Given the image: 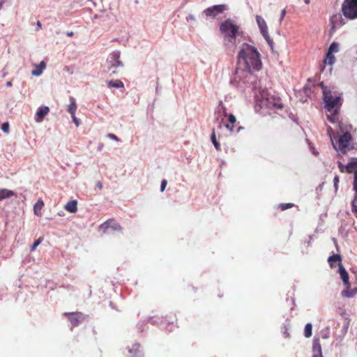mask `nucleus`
<instances>
[{"mask_svg":"<svg viewBox=\"0 0 357 357\" xmlns=\"http://www.w3.org/2000/svg\"><path fill=\"white\" fill-rule=\"evenodd\" d=\"M238 67L236 70V74L238 75L241 71L250 75L254 71H258L261 68V61L260 54L257 48L248 43H243L241 46L237 56Z\"/></svg>","mask_w":357,"mask_h":357,"instance_id":"1","label":"nucleus"},{"mask_svg":"<svg viewBox=\"0 0 357 357\" xmlns=\"http://www.w3.org/2000/svg\"><path fill=\"white\" fill-rule=\"evenodd\" d=\"M337 122L338 123L339 130L337 132V139L335 144L333 141L334 136L332 135V128L328 127L327 128V132L331 137L334 148L345 153L352 149L351 142L353 138L351 134L352 126L342 121H337Z\"/></svg>","mask_w":357,"mask_h":357,"instance_id":"2","label":"nucleus"},{"mask_svg":"<svg viewBox=\"0 0 357 357\" xmlns=\"http://www.w3.org/2000/svg\"><path fill=\"white\" fill-rule=\"evenodd\" d=\"M323 96L325 108L331 113L327 114V119L334 123L338 121L337 114L342 105L340 95L335 91L324 88Z\"/></svg>","mask_w":357,"mask_h":357,"instance_id":"3","label":"nucleus"},{"mask_svg":"<svg viewBox=\"0 0 357 357\" xmlns=\"http://www.w3.org/2000/svg\"><path fill=\"white\" fill-rule=\"evenodd\" d=\"M220 31L223 35L226 45H235L236 36L239 31L238 26L233 23L231 20H227L220 24Z\"/></svg>","mask_w":357,"mask_h":357,"instance_id":"4","label":"nucleus"},{"mask_svg":"<svg viewBox=\"0 0 357 357\" xmlns=\"http://www.w3.org/2000/svg\"><path fill=\"white\" fill-rule=\"evenodd\" d=\"M343 15L349 20L357 18V0H344L342 4Z\"/></svg>","mask_w":357,"mask_h":357,"instance_id":"5","label":"nucleus"},{"mask_svg":"<svg viewBox=\"0 0 357 357\" xmlns=\"http://www.w3.org/2000/svg\"><path fill=\"white\" fill-rule=\"evenodd\" d=\"M259 105L261 107H266L268 109H282L283 105L281 99L275 98L273 96H263L259 100Z\"/></svg>","mask_w":357,"mask_h":357,"instance_id":"6","label":"nucleus"},{"mask_svg":"<svg viewBox=\"0 0 357 357\" xmlns=\"http://www.w3.org/2000/svg\"><path fill=\"white\" fill-rule=\"evenodd\" d=\"M120 52L114 51L109 55L107 59V63L109 65L108 67L109 70L118 67H123V63L120 60Z\"/></svg>","mask_w":357,"mask_h":357,"instance_id":"7","label":"nucleus"},{"mask_svg":"<svg viewBox=\"0 0 357 357\" xmlns=\"http://www.w3.org/2000/svg\"><path fill=\"white\" fill-rule=\"evenodd\" d=\"M256 21L257 22V24L259 26V28L260 29V31H261L262 36L266 39L267 43L269 45H271L273 43V41L271 39L270 36L268 34V26H267L266 22L263 19V17L259 15L256 16Z\"/></svg>","mask_w":357,"mask_h":357,"instance_id":"8","label":"nucleus"},{"mask_svg":"<svg viewBox=\"0 0 357 357\" xmlns=\"http://www.w3.org/2000/svg\"><path fill=\"white\" fill-rule=\"evenodd\" d=\"M220 106L222 107L223 109V116L225 117H227L228 123L225 124L226 128L229 130L231 132H233L234 131L235 125L236 123V119L234 116V114H228L226 111V107L222 105V102L220 104Z\"/></svg>","mask_w":357,"mask_h":357,"instance_id":"9","label":"nucleus"},{"mask_svg":"<svg viewBox=\"0 0 357 357\" xmlns=\"http://www.w3.org/2000/svg\"><path fill=\"white\" fill-rule=\"evenodd\" d=\"M109 228H111L114 231H121L122 230L120 225L113 219L105 221L100 226V229L102 230L104 233H106Z\"/></svg>","mask_w":357,"mask_h":357,"instance_id":"10","label":"nucleus"},{"mask_svg":"<svg viewBox=\"0 0 357 357\" xmlns=\"http://www.w3.org/2000/svg\"><path fill=\"white\" fill-rule=\"evenodd\" d=\"M225 10V5H215L205 9L204 13L208 17H215L218 14L223 13Z\"/></svg>","mask_w":357,"mask_h":357,"instance_id":"11","label":"nucleus"},{"mask_svg":"<svg viewBox=\"0 0 357 357\" xmlns=\"http://www.w3.org/2000/svg\"><path fill=\"white\" fill-rule=\"evenodd\" d=\"M330 23L331 29L334 30L344 24V20L340 13H336L332 15L330 18Z\"/></svg>","mask_w":357,"mask_h":357,"instance_id":"12","label":"nucleus"},{"mask_svg":"<svg viewBox=\"0 0 357 357\" xmlns=\"http://www.w3.org/2000/svg\"><path fill=\"white\" fill-rule=\"evenodd\" d=\"M127 349L131 357H144L143 351L141 349V346L139 343L132 344V347H127Z\"/></svg>","mask_w":357,"mask_h":357,"instance_id":"13","label":"nucleus"},{"mask_svg":"<svg viewBox=\"0 0 357 357\" xmlns=\"http://www.w3.org/2000/svg\"><path fill=\"white\" fill-rule=\"evenodd\" d=\"M346 172L354 174L353 190L354 191L355 174L357 172V158H354L351 162L345 165Z\"/></svg>","mask_w":357,"mask_h":357,"instance_id":"14","label":"nucleus"},{"mask_svg":"<svg viewBox=\"0 0 357 357\" xmlns=\"http://www.w3.org/2000/svg\"><path fill=\"white\" fill-rule=\"evenodd\" d=\"M312 357H323L321 346L319 338L314 337L313 340Z\"/></svg>","mask_w":357,"mask_h":357,"instance_id":"15","label":"nucleus"},{"mask_svg":"<svg viewBox=\"0 0 357 357\" xmlns=\"http://www.w3.org/2000/svg\"><path fill=\"white\" fill-rule=\"evenodd\" d=\"M50 112V109L47 106L40 107L36 112V121L38 123L41 122L44 117Z\"/></svg>","mask_w":357,"mask_h":357,"instance_id":"16","label":"nucleus"},{"mask_svg":"<svg viewBox=\"0 0 357 357\" xmlns=\"http://www.w3.org/2000/svg\"><path fill=\"white\" fill-rule=\"evenodd\" d=\"M338 271H339L340 278L342 280V282H343L344 284L346 287H349V283H350L349 282V274L347 272V271L345 270V268H344L342 264H339V270H338Z\"/></svg>","mask_w":357,"mask_h":357,"instance_id":"17","label":"nucleus"},{"mask_svg":"<svg viewBox=\"0 0 357 357\" xmlns=\"http://www.w3.org/2000/svg\"><path fill=\"white\" fill-rule=\"evenodd\" d=\"M82 314H64L67 319L70 321L73 327L77 326L82 320Z\"/></svg>","mask_w":357,"mask_h":357,"instance_id":"18","label":"nucleus"},{"mask_svg":"<svg viewBox=\"0 0 357 357\" xmlns=\"http://www.w3.org/2000/svg\"><path fill=\"white\" fill-rule=\"evenodd\" d=\"M351 211L357 214V172L355 174L354 197L351 203Z\"/></svg>","mask_w":357,"mask_h":357,"instance_id":"19","label":"nucleus"},{"mask_svg":"<svg viewBox=\"0 0 357 357\" xmlns=\"http://www.w3.org/2000/svg\"><path fill=\"white\" fill-rule=\"evenodd\" d=\"M45 68L46 63L44 61H42L38 65L35 66V69L32 70L31 75L33 76H40Z\"/></svg>","mask_w":357,"mask_h":357,"instance_id":"20","label":"nucleus"},{"mask_svg":"<svg viewBox=\"0 0 357 357\" xmlns=\"http://www.w3.org/2000/svg\"><path fill=\"white\" fill-rule=\"evenodd\" d=\"M357 294V289H351V284L349 283V286L346 287V289L343 290L341 293L343 297L346 298H351L354 297Z\"/></svg>","mask_w":357,"mask_h":357,"instance_id":"21","label":"nucleus"},{"mask_svg":"<svg viewBox=\"0 0 357 357\" xmlns=\"http://www.w3.org/2000/svg\"><path fill=\"white\" fill-rule=\"evenodd\" d=\"M341 261H342V258H341V256L340 255H337V254H334L331 256H330L328 259V261L330 264V266L331 268H333L335 266V263H338V265L340 264H342L341 263Z\"/></svg>","mask_w":357,"mask_h":357,"instance_id":"22","label":"nucleus"},{"mask_svg":"<svg viewBox=\"0 0 357 357\" xmlns=\"http://www.w3.org/2000/svg\"><path fill=\"white\" fill-rule=\"evenodd\" d=\"M64 208L70 213H75L77 211V202L76 200L68 202Z\"/></svg>","mask_w":357,"mask_h":357,"instance_id":"23","label":"nucleus"},{"mask_svg":"<svg viewBox=\"0 0 357 357\" xmlns=\"http://www.w3.org/2000/svg\"><path fill=\"white\" fill-rule=\"evenodd\" d=\"M335 61V56L333 54H329V53H326L325 59L324 60V65H323V67L321 68V71L324 70V69L325 68V66L326 64L332 66V65H333Z\"/></svg>","mask_w":357,"mask_h":357,"instance_id":"24","label":"nucleus"},{"mask_svg":"<svg viewBox=\"0 0 357 357\" xmlns=\"http://www.w3.org/2000/svg\"><path fill=\"white\" fill-rule=\"evenodd\" d=\"M15 195V192L6 188L0 189V202Z\"/></svg>","mask_w":357,"mask_h":357,"instance_id":"25","label":"nucleus"},{"mask_svg":"<svg viewBox=\"0 0 357 357\" xmlns=\"http://www.w3.org/2000/svg\"><path fill=\"white\" fill-rule=\"evenodd\" d=\"M44 206V202L42 199H38L37 201V202L34 204V206H33V211H34V213L37 215H40L41 213H40V211L42 209V208Z\"/></svg>","mask_w":357,"mask_h":357,"instance_id":"26","label":"nucleus"},{"mask_svg":"<svg viewBox=\"0 0 357 357\" xmlns=\"http://www.w3.org/2000/svg\"><path fill=\"white\" fill-rule=\"evenodd\" d=\"M70 103L68 105V112L70 114V115L75 114V112L77 109V104L75 102V100L74 98L70 97Z\"/></svg>","mask_w":357,"mask_h":357,"instance_id":"27","label":"nucleus"},{"mask_svg":"<svg viewBox=\"0 0 357 357\" xmlns=\"http://www.w3.org/2000/svg\"><path fill=\"white\" fill-rule=\"evenodd\" d=\"M107 86L109 87L123 88L124 86V84L120 80H116V81L111 80L107 82Z\"/></svg>","mask_w":357,"mask_h":357,"instance_id":"28","label":"nucleus"},{"mask_svg":"<svg viewBox=\"0 0 357 357\" xmlns=\"http://www.w3.org/2000/svg\"><path fill=\"white\" fill-rule=\"evenodd\" d=\"M338 51H339V44L336 42H333L331 44L327 53H329V54H333V53H336Z\"/></svg>","mask_w":357,"mask_h":357,"instance_id":"29","label":"nucleus"},{"mask_svg":"<svg viewBox=\"0 0 357 357\" xmlns=\"http://www.w3.org/2000/svg\"><path fill=\"white\" fill-rule=\"evenodd\" d=\"M304 333H305V336L306 337H310L312 336V326L310 323H307L305 326V329H304Z\"/></svg>","mask_w":357,"mask_h":357,"instance_id":"30","label":"nucleus"},{"mask_svg":"<svg viewBox=\"0 0 357 357\" xmlns=\"http://www.w3.org/2000/svg\"><path fill=\"white\" fill-rule=\"evenodd\" d=\"M211 139L212 143L213 144L215 149L217 151H219L220 149V144L217 141L216 136H215V132L214 130L212 132V134H211Z\"/></svg>","mask_w":357,"mask_h":357,"instance_id":"31","label":"nucleus"},{"mask_svg":"<svg viewBox=\"0 0 357 357\" xmlns=\"http://www.w3.org/2000/svg\"><path fill=\"white\" fill-rule=\"evenodd\" d=\"M294 206V204L292 203H287V204H280L278 206L281 209V211H285L287 209L291 208Z\"/></svg>","mask_w":357,"mask_h":357,"instance_id":"32","label":"nucleus"},{"mask_svg":"<svg viewBox=\"0 0 357 357\" xmlns=\"http://www.w3.org/2000/svg\"><path fill=\"white\" fill-rule=\"evenodd\" d=\"M43 238L40 237L38 240L35 241V242L31 247V251H34L36 249L37 246L43 241Z\"/></svg>","mask_w":357,"mask_h":357,"instance_id":"33","label":"nucleus"},{"mask_svg":"<svg viewBox=\"0 0 357 357\" xmlns=\"http://www.w3.org/2000/svg\"><path fill=\"white\" fill-rule=\"evenodd\" d=\"M1 130L3 132L8 134L9 132V123L8 122H5L1 126Z\"/></svg>","mask_w":357,"mask_h":357,"instance_id":"34","label":"nucleus"},{"mask_svg":"<svg viewBox=\"0 0 357 357\" xmlns=\"http://www.w3.org/2000/svg\"><path fill=\"white\" fill-rule=\"evenodd\" d=\"M340 179L338 176H335L333 179L334 182V188L335 190L337 191L338 189V183H339Z\"/></svg>","mask_w":357,"mask_h":357,"instance_id":"35","label":"nucleus"},{"mask_svg":"<svg viewBox=\"0 0 357 357\" xmlns=\"http://www.w3.org/2000/svg\"><path fill=\"white\" fill-rule=\"evenodd\" d=\"M338 168L340 172H346L345 165H344L341 162H338Z\"/></svg>","mask_w":357,"mask_h":357,"instance_id":"36","label":"nucleus"},{"mask_svg":"<svg viewBox=\"0 0 357 357\" xmlns=\"http://www.w3.org/2000/svg\"><path fill=\"white\" fill-rule=\"evenodd\" d=\"M107 137H109V139H112L115 140L116 142H119L120 141V139L114 134H112V133L107 134Z\"/></svg>","mask_w":357,"mask_h":357,"instance_id":"37","label":"nucleus"},{"mask_svg":"<svg viewBox=\"0 0 357 357\" xmlns=\"http://www.w3.org/2000/svg\"><path fill=\"white\" fill-rule=\"evenodd\" d=\"M167 185V181L165 179H163L161 182L160 190L163 192Z\"/></svg>","mask_w":357,"mask_h":357,"instance_id":"38","label":"nucleus"},{"mask_svg":"<svg viewBox=\"0 0 357 357\" xmlns=\"http://www.w3.org/2000/svg\"><path fill=\"white\" fill-rule=\"evenodd\" d=\"M71 117L73 119V122L75 123V124L76 125V126H78L79 125V120L76 118L75 116V114L74 115H71Z\"/></svg>","mask_w":357,"mask_h":357,"instance_id":"39","label":"nucleus"},{"mask_svg":"<svg viewBox=\"0 0 357 357\" xmlns=\"http://www.w3.org/2000/svg\"><path fill=\"white\" fill-rule=\"evenodd\" d=\"M286 15V10L285 9H283L281 12V15H280V21H282L284 16Z\"/></svg>","mask_w":357,"mask_h":357,"instance_id":"40","label":"nucleus"},{"mask_svg":"<svg viewBox=\"0 0 357 357\" xmlns=\"http://www.w3.org/2000/svg\"><path fill=\"white\" fill-rule=\"evenodd\" d=\"M66 35L69 37H71L73 36V31H69V32H67Z\"/></svg>","mask_w":357,"mask_h":357,"instance_id":"41","label":"nucleus"},{"mask_svg":"<svg viewBox=\"0 0 357 357\" xmlns=\"http://www.w3.org/2000/svg\"><path fill=\"white\" fill-rule=\"evenodd\" d=\"M6 0H0V9L2 8L3 4L4 3Z\"/></svg>","mask_w":357,"mask_h":357,"instance_id":"42","label":"nucleus"},{"mask_svg":"<svg viewBox=\"0 0 357 357\" xmlns=\"http://www.w3.org/2000/svg\"><path fill=\"white\" fill-rule=\"evenodd\" d=\"M6 86H8V87L11 86H12V82L10 81L7 82H6Z\"/></svg>","mask_w":357,"mask_h":357,"instance_id":"43","label":"nucleus"},{"mask_svg":"<svg viewBox=\"0 0 357 357\" xmlns=\"http://www.w3.org/2000/svg\"><path fill=\"white\" fill-rule=\"evenodd\" d=\"M319 85H320V86L322 88V89H323V90L324 89V88H327L326 86H325L324 85V84H323L322 82H321V83H320V84H319Z\"/></svg>","mask_w":357,"mask_h":357,"instance_id":"44","label":"nucleus"},{"mask_svg":"<svg viewBox=\"0 0 357 357\" xmlns=\"http://www.w3.org/2000/svg\"><path fill=\"white\" fill-rule=\"evenodd\" d=\"M284 334L286 337H289V335L287 331H285Z\"/></svg>","mask_w":357,"mask_h":357,"instance_id":"45","label":"nucleus"},{"mask_svg":"<svg viewBox=\"0 0 357 357\" xmlns=\"http://www.w3.org/2000/svg\"><path fill=\"white\" fill-rule=\"evenodd\" d=\"M304 1H305V3L306 4H309V3H310V0H304Z\"/></svg>","mask_w":357,"mask_h":357,"instance_id":"46","label":"nucleus"},{"mask_svg":"<svg viewBox=\"0 0 357 357\" xmlns=\"http://www.w3.org/2000/svg\"><path fill=\"white\" fill-rule=\"evenodd\" d=\"M116 73H117V72H116L115 70H113L112 71V73H111V75H112V74H116Z\"/></svg>","mask_w":357,"mask_h":357,"instance_id":"47","label":"nucleus"},{"mask_svg":"<svg viewBox=\"0 0 357 357\" xmlns=\"http://www.w3.org/2000/svg\"><path fill=\"white\" fill-rule=\"evenodd\" d=\"M37 26L40 27L41 26V24L39 21L37 22Z\"/></svg>","mask_w":357,"mask_h":357,"instance_id":"48","label":"nucleus"}]
</instances>
